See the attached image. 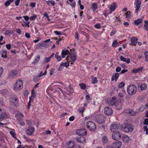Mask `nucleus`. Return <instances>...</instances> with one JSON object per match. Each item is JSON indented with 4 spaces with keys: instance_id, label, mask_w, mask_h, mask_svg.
Segmentation results:
<instances>
[{
    "instance_id": "e433bc0d",
    "label": "nucleus",
    "mask_w": 148,
    "mask_h": 148,
    "mask_svg": "<svg viewBox=\"0 0 148 148\" xmlns=\"http://www.w3.org/2000/svg\"><path fill=\"white\" fill-rule=\"evenodd\" d=\"M107 102L108 103V104L110 105H111L112 106H114L115 104V103L114 101H113L111 99L110 101H107Z\"/></svg>"
},
{
    "instance_id": "20e7f679",
    "label": "nucleus",
    "mask_w": 148,
    "mask_h": 148,
    "mask_svg": "<svg viewBox=\"0 0 148 148\" xmlns=\"http://www.w3.org/2000/svg\"><path fill=\"white\" fill-rule=\"evenodd\" d=\"M106 119V117L103 115L99 114L95 116V120L98 123L102 124L105 122Z\"/></svg>"
},
{
    "instance_id": "a19ab883",
    "label": "nucleus",
    "mask_w": 148,
    "mask_h": 148,
    "mask_svg": "<svg viewBox=\"0 0 148 148\" xmlns=\"http://www.w3.org/2000/svg\"><path fill=\"white\" fill-rule=\"evenodd\" d=\"M51 58L49 57H45L44 59V61L45 62H48L50 60Z\"/></svg>"
},
{
    "instance_id": "cd10ccee",
    "label": "nucleus",
    "mask_w": 148,
    "mask_h": 148,
    "mask_svg": "<svg viewBox=\"0 0 148 148\" xmlns=\"http://www.w3.org/2000/svg\"><path fill=\"white\" fill-rule=\"evenodd\" d=\"M91 8L94 11L97 8V5L96 3H92Z\"/></svg>"
},
{
    "instance_id": "09e8293b",
    "label": "nucleus",
    "mask_w": 148,
    "mask_h": 148,
    "mask_svg": "<svg viewBox=\"0 0 148 148\" xmlns=\"http://www.w3.org/2000/svg\"><path fill=\"white\" fill-rule=\"evenodd\" d=\"M10 134L14 138H16L15 137L16 134L13 131H10Z\"/></svg>"
},
{
    "instance_id": "6e6552de",
    "label": "nucleus",
    "mask_w": 148,
    "mask_h": 148,
    "mask_svg": "<svg viewBox=\"0 0 148 148\" xmlns=\"http://www.w3.org/2000/svg\"><path fill=\"white\" fill-rule=\"evenodd\" d=\"M75 133L79 136H83L86 135L87 132L85 129L81 128L75 131Z\"/></svg>"
},
{
    "instance_id": "79ce46f5",
    "label": "nucleus",
    "mask_w": 148,
    "mask_h": 148,
    "mask_svg": "<svg viewBox=\"0 0 148 148\" xmlns=\"http://www.w3.org/2000/svg\"><path fill=\"white\" fill-rule=\"evenodd\" d=\"M95 27L97 29H99L101 28V25L100 23H97L94 25Z\"/></svg>"
},
{
    "instance_id": "6e6d98bb",
    "label": "nucleus",
    "mask_w": 148,
    "mask_h": 148,
    "mask_svg": "<svg viewBox=\"0 0 148 148\" xmlns=\"http://www.w3.org/2000/svg\"><path fill=\"white\" fill-rule=\"evenodd\" d=\"M121 69L120 67L118 66L116 68V72H120L121 71Z\"/></svg>"
},
{
    "instance_id": "de8ad7c7",
    "label": "nucleus",
    "mask_w": 148,
    "mask_h": 148,
    "mask_svg": "<svg viewBox=\"0 0 148 148\" xmlns=\"http://www.w3.org/2000/svg\"><path fill=\"white\" fill-rule=\"evenodd\" d=\"M47 2H49L53 6H54L55 5V2L52 0H49L48 1H46Z\"/></svg>"
},
{
    "instance_id": "e2e57ef3",
    "label": "nucleus",
    "mask_w": 148,
    "mask_h": 148,
    "mask_svg": "<svg viewBox=\"0 0 148 148\" xmlns=\"http://www.w3.org/2000/svg\"><path fill=\"white\" fill-rule=\"evenodd\" d=\"M128 71L127 70V69H124L121 71V72L120 73L121 74H124L125 72H127Z\"/></svg>"
},
{
    "instance_id": "0eeeda50",
    "label": "nucleus",
    "mask_w": 148,
    "mask_h": 148,
    "mask_svg": "<svg viewBox=\"0 0 148 148\" xmlns=\"http://www.w3.org/2000/svg\"><path fill=\"white\" fill-rule=\"evenodd\" d=\"M121 133L119 131H116L112 133V138L114 140H120L121 138Z\"/></svg>"
},
{
    "instance_id": "58836bf2",
    "label": "nucleus",
    "mask_w": 148,
    "mask_h": 148,
    "mask_svg": "<svg viewBox=\"0 0 148 148\" xmlns=\"http://www.w3.org/2000/svg\"><path fill=\"white\" fill-rule=\"evenodd\" d=\"M7 91H8L7 90L4 89V90H1L0 91V93L1 94H2L3 95H4L6 94V93H7Z\"/></svg>"
},
{
    "instance_id": "49530a36",
    "label": "nucleus",
    "mask_w": 148,
    "mask_h": 148,
    "mask_svg": "<svg viewBox=\"0 0 148 148\" xmlns=\"http://www.w3.org/2000/svg\"><path fill=\"white\" fill-rule=\"evenodd\" d=\"M32 96L33 97H35L36 96L35 92L34 89H33L32 91Z\"/></svg>"
},
{
    "instance_id": "9d476101",
    "label": "nucleus",
    "mask_w": 148,
    "mask_h": 148,
    "mask_svg": "<svg viewBox=\"0 0 148 148\" xmlns=\"http://www.w3.org/2000/svg\"><path fill=\"white\" fill-rule=\"evenodd\" d=\"M121 142L120 141L113 143L112 145L113 148H120L121 145Z\"/></svg>"
},
{
    "instance_id": "f704fd0d",
    "label": "nucleus",
    "mask_w": 148,
    "mask_h": 148,
    "mask_svg": "<svg viewBox=\"0 0 148 148\" xmlns=\"http://www.w3.org/2000/svg\"><path fill=\"white\" fill-rule=\"evenodd\" d=\"M98 80L96 77H94L92 79V83L93 84H95L97 82Z\"/></svg>"
},
{
    "instance_id": "72a5a7b5",
    "label": "nucleus",
    "mask_w": 148,
    "mask_h": 148,
    "mask_svg": "<svg viewBox=\"0 0 148 148\" xmlns=\"http://www.w3.org/2000/svg\"><path fill=\"white\" fill-rule=\"evenodd\" d=\"M125 85V84L123 82H121L119 83L118 86L119 88H121L123 87Z\"/></svg>"
},
{
    "instance_id": "aec40b11",
    "label": "nucleus",
    "mask_w": 148,
    "mask_h": 148,
    "mask_svg": "<svg viewBox=\"0 0 148 148\" xmlns=\"http://www.w3.org/2000/svg\"><path fill=\"white\" fill-rule=\"evenodd\" d=\"M49 45L46 44L44 42H42L39 43L37 45V47L39 48H40L42 47H44L45 48L48 47Z\"/></svg>"
},
{
    "instance_id": "680f3d73",
    "label": "nucleus",
    "mask_w": 148,
    "mask_h": 148,
    "mask_svg": "<svg viewBox=\"0 0 148 148\" xmlns=\"http://www.w3.org/2000/svg\"><path fill=\"white\" fill-rule=\"evenodd\" d=\"M20 2V0H16L15 2L16 5V6L18 5L19 4Z\"/></svg>"
},
{
    "instance_id": "a878e982",
    "label": "nucleus",
    "mask_w": 148,
    "mask_h": 148,
    "mask_svg": "<svg viewBox=\"0 0 148 148\" xmlns=\"http://www.w3.org/2000/svg\"><path fill=\"white\" fill-rule=\"evenodd\" d=\"M143 67H140L136 69H134L133 70L132 72L136 73H140L142 71Z\"/></svg>"
},
{
    "instance_id": "9b49d317",
    "label": "nucleus",
    "mask_w": 148,
    "mask_h": 148,
    "mask_svg": "<svg viewBox=\"0 0 148 148\" xmlns=\"http://www.w3.org/2000/svg\"><path fill=\"white\" fill-rule=\"evenodd\" d=\"M104 113L108 115H110L112 114L113 112L111 108L107 107L105 108Z\"/></svg>"
},
{
    "instance_id": "423d86ee",
    "label": "nucleus",
    "mask_w": 148,
    "mask_h": 148,
    "mask_svg": "<svg viewBox=\"0 0 148 148\" xmlns=\"http://www.w3.org/2000/svg\"><path fill=\"white\" fill-rule=\"evenodd\" d=\"M23 83L22 80H17L16 83L14 85V89L15 90L23 88Z\"/></svg>"
},
{
    "instance_id": "f03ea898",
    "label": "nucleus",
    "mask_w": 148,
    "mask_h": 148,
    "mask_svg": "<svg viewBox=\"0 0 148 148\" xmlns=\"http://www.w3.org/2000/svg\"><path fill=\"white\" fill-rule=\"evenodd\" d=\"M137 90L136 86L134 85H131L127 87V91L130 95H133L135 94Z\"/></svg>"
},
{
    "instance_id": "4d7b16f0",
    "label": "nucleus",
    "mask_w": 148,
    "mask_h": 148,
    "mask_svg": "<svg viewBox=\"0 0 148 148\" xmlns=\"http://www.w3.org/2000/svg\"><path fill=\"white\" fill-rule=\"evenodd\" d=\"M3 71V69L2 67H0V77Z\"/></svg>"
},
{
    "instance_id": "dca6fc26",
    "label": "nucleus",
    "mask_w": 148,
    "mask_h": 148,
    "mask_svg": "<svg viewBox=\"0 0 148 148\" xmlns=\"http://www.w3.org/2000/svg\"><path fill=\"white\" fill-rule=\"evenodd\" d=\"M77 141L80 143H84L85 142L86 139L83 136H79L76 138Z\"/></svg>"
},
{
    "instance_id": "f257e3e1",
    "label": "nucleus",
    "mask_w": 148,
    "mask_h": 148,
    "mask_svg": "<svg viewBox=\"0 0 148 148\" xmlns=\"http://www.w3.org/2000/svg\"><path fill=\"white\" fill-rule=\"evenodd\" d=\"M121 127L122 130L126 132H132L134 129L133 125L131 124L125 123L122 125Z\"/></svg>"
},
{
    "instance_id": "864d4df0",
    "label": "nucleus",
    "mask_w": 148,
    "mask_h": 148,
    "mask_svg": "<svg viewBox=\"0 0 148 148\" xmlns=\"http://www.w3.org/2000/svg\"><path fill=\"white\" fill-rule=\"evenodd\" d=\"M10 2L8 1L5 2L4 5L6 7H8L10 5Z\"/></svg>"
},
{
    "instance_id": "7ed1b4c3",
    "label": "nucleus",
    "mask_w": 148,
    "mask_h": 148,
    "mask_svg": "<svg viewBox=\"0 0 148 148\" xmlns=\"http://www.w3.org/2000/svg\"><path fill=\"white\" fill-rule=\"evenodd\" d=\"M70 56H67L66 57V59L67 60L68 62L70 61L74 62L76 60L77 56L76 54L74 51V49H73V51L69 53Z\"/></svg>"
},
{
    "instance_id": "4468645a",
    "label": "nucleus",
    "mask_w": 148,
    "mask_h": 148,
    "mask_svg": "<svg viewBox=\"0 0 148 148\" xmlns=\"http://www.w3.org/2000/svg\"><path fill=\"white\" fill-rule=\"evenodd\" d=\"M5 111L2 109H0V121L3 120L6 116Z\"/></svg>"
},
{
    "instance_id": "4c0bfd02",
    "label": "nucleus",
    "mask_w": 148,
    "mask_h": 148,
    "mask_svg": "<svg viewBox=\"0 0 148 148\" xmlns=\"http://www.w3.org/2000/svg\"><path fill=\"white\" fill-rule=\"evenodd\" d=\"M79 85L82 89H85L86 88V86L84 84H80Z\"/></svg>"
},
{
    "instance_id": "1a4fd4ad",
    "label": "nucleus",
    "mask_w": 148,
    "mask_h": 148,
    "mask_svg": "<svg viewBox=\"0 0 148 148\" xmlns=\"http://www.w3.org/2000/svg\"><path fill=\"white\" fill-rule=\"evenodd\" d=\"M17 72L16 70H12L9 73L8 77L9 78H13L17 75Z\"/></svg>"
},
{
    "instance_id": "7c9ffc66",
    "label": "nucleus",
    "mask_w": 148,
    "mask_h": 148,
    "mask_svg": "<svg viewBox=\"0 0 148 148\" xmlns=\"http://www.w3.org/2000/svg\"><path fill=\"white\" fill-rule=\"evenodd\" d=\"M130 13V11H127L125 13V15H126V18H127L129 19L131 18V16Z\"/></svg>"
},
{
    "instance_id": "5fc2aeb1",
    "label": "nucleus",
    "mask_w": 148,
    "mask_h": 148,
    "mask_svg": "<svg viewBox=\"0 0 148 148\" xmlns=\"http://www.w3.org/2000/svg\"><path fill=\"white\" fill-rule=\"evenodd\" d=\"M120 59L121 61H122L123 62H125L126 60V58L122 56H121L120 57Z\"/></svg>"
},
{
    "instance_id": "412c9836",
    "label": "nucleus",
    "mask_w": 148,
    "mask_h": 148,
    "mask_svg": "<svg viewBox=\"0 0 148 148\" xmlns=\"http://www.w3.org/2000/svg\"><path fill=\"white\" fill-rule=\"evenodd\" d=\"M119 74L118 73H116L114 74L113 75L111 78V80L112 81L115 80V81H116L119 77Z\"/></svg>"
},
{
    "instance_id": "4be33fe9",
    "label": "nucleus",
    "mask_w": 148,
    "mask_h": 148,
    "mask_svg": "<svg viewBox=\"0 0 148 148\" xmlns=\"http://www.w3.org/2000/svg\"><path fill=\"white\" fill-rule=\"evenodd\" d=\"M147 88V85L145 83L142 84L138 86L139 89L141 90H145Z\"/></svg>"
},
{
    "instance_id": "393cba45",
    "label": "nucleus",
    "mask_w": 148,
    "mask_h": 148,
    "mask_svg": "<svg viewBox=\"0 0 148 148\" xmlns=\"http://www.w3.org/2000/svg\"><path fill=\"white\" fill-rule=\"evenodd\" d=\"M143 19L142 18H139L138 19L135 20L134 21V23L135 25H139L142 22Z\"/></svg>"
},
{
    "instance_id": "603ef678",
    "label": "nucleus",
    "mask_w": 148,
    "mask_h": 148,
    "mask_svg": "<svg viewBox=\"0 0 148 148\" xmlns=\"http://www.w3.org/2000/svg\"><path fill=\"white\" fill-rule=\"evenodd\" d=\"M36 15H34L30 17V19L31 20H34L36 18Z\"/></svg>"
},
{
    "instance_id": "338daca9",
    "label": "nucleus",
    "mask_w": 148,
    "mask_h": 148,
    "mask_svg": "<svg viewBox=\"0 0 148 148\" xmlns=\"http://www.w3.org/2000/svg\"><path fill=\"white\" fill-rule=\"evenodd\" d=\"M6 48L8 50L10 49L11 47V45L10 44H8L6 45Z\"/></svg>"
},
{
    "instance_id": "2eb2a0df",
    "label": "nucleus",
    "mask_w": 148,
    "mask_h": 148,
    "mask_svg": "<svg viewBox=\"0 0 148 148\" xmlns=\"http://www.w3.org/2000/svg\"><path fill=\"white\" fill-rule=\"evenodd\" d=\"M12 101L13 105L15 106H18V99L17 97H15L12 98Z\"/></svg>"
},
{
    "instance_id": "a18cd8bd",
    "label": "nucleus",
    "mask_w": 148,
    "mask_h": 148,
    "mask_svg": "<svg viewBox=\"0 0 148 148\" xmlns=\"http://www.w3.org/2000/svg\"><path fill=\"white\" fill-rule=\"evenodd\" d=\"M85 99L88 102H89L90 100V98L89 95H86L85 97Z\"/></svg>"
},
{
    "instance_id": "f8f14e48",
    "label": "nucleus",
    "mask_w": 148,
    "mask_h": 148,
    "mask_svg": "<svg viewBox=\"0 0 148 148\" xmlns=\"http://www.w3.org/2000/svg\"><path fill=\"white\" fill-rule=\"evenodd\" d=\"M27 134L29 136L32 135L33 134V132L34 131V128L33 127L29 126L27 129Z\"/></svg>"
},
{
    "instance_id": "f3484780",
    "label": "nucleus",
    "mask_w": 148,
    "mask_h": 148,
    "mask_svg": "<svg viewBox=\"0 0 148 148\" xmlns=\"http://www.w3.org/2000/svg\"><path fill=\"white\" fill-rule=\"evenodd\" d=\"M116 4L115 3H113L111 5L110 8V10L111 12L108 13V14H110L112 13V12L114 11L115 10L116 8Z\"/></svg>"
},
{
    "instance_id": "b1692460",
    "label": "nucleus",
    "mask_w": 148,
    "mask_h": 148,
    "mask_svg": "<svg viewBox=\"0 0 148 148\" xmlns=\"http://www.w3.org/2000/svg\"><path fill=\"white\" fill-rule=\"evenodd\" d=\"M69 53V54L70 53L68 50H66L65 51L63 50L62 52V58H64Z\"/></svg>"
},
{
    "instance_id": "13d9d810",
    "label": "nucleus",
    "mask_w": 148,
    "mask_h": 148,
    "mask_svg": "<svg viewBox=\"0 0 148 148\" xmlns=\"http://www.w3.org/2000/svg\"><path fill=\"white\" fill-rule=\"evenodd\" d=\"M25 26H27L28 27H29V24L30 22L29 21H27L26 22H25Z\"/></svg>"
},
{
    "instance_id": "c03bdc74",
    "label": "nucleus",
    "mask_w": 148,
    "mask_h": 148,
    "mask_svg": "<svg viewBox=\"0 0 148 148\" xmlns=\"http://www.w3.org/2000/svg\"><path fill=\"white\" fill-rule=\"evenodd\" d=\"M85 108L84 107H82L80 108L79 110V111L80 113L83 112Z\"/></svg>"
},
{
    "instance_id": "ea45409f",
    "label": "nucleus",
    "mask_w": 148,
    "mask_h": 148,
    "mask_svg": "<svg viewBox=\"0 0 148 148\" xmlns=\"http://www.w3.org/2000/svg\"><path fill=\"white\" fill-rule=\"evenodd\" d=\"M12 34L11 32L9 30H6L5 32V34L7 36H10Z\"/></svg>"
},
{
    "instance_id": "c9c22d12",
    "label": "nucleus",
    "mask_w": 148,
    "mask_h": 148,
    "mask_svg": "<svg viewBox=\"0 0 148 148\" xmlns=\"http://www.w3.org/2000/svg\"><path fill=\"white\" fill-rule=\"evenodd\" d=\"M61 66H65L66 67H68L69 66V63L67 62H63L61 64Z\"/></svg>"
},
{
    "instance_id": "2f4dec72",
    "label": "nucleus",
    "mask_w": 148,
    "mask_h": 148,
    "mask_svg": "<svg viewBox=\"0 0 148 148\" xmlns=\"http://www.w3.org/2000/svg\"><path fill=\"white\" fill-rule=\"evenodd\" d=\"M40 56L39 55L37 57V58L35 59L34 61V62H33L32 63L33 64H35L36 63H37V62H38V61L40 60Z\"/></svg>"
},
{
    "instance_id": "bb28decb",
    "label": "nucleus",
    "mask_w": 148,
    "mask_h": 148,
    "mask_svg": "<svg viewBox=\"0 0 148 148\" xmlns=\"http://www.w3.org/2000/svg\"><path fill=\"white\" fill-rule=\"evenodd\" d=\"M108 140L107 138V137L106 136H104L102 138V141L103 144H105L108 142Z\"/></svg>"
},
{
    "instance_id": "6ab92c4d",
    "label": "nucleus",
    "mask_w": 148,
    "mask_h": 148,
    "mask_svg": "<svg viewBox=\"0 0 148 148\" xmlns=\"http://www.w3.org/2000/svg\"><path fill=\"white\" fill-rule=\"evenodd\" d=\"M138 38L136 37H133L131 39V43L132 45H135L137 42Z\"/></svg>"
},
{
    "instance_id": "69168bd1",
    "label": "nucleus",
    "mask_w": 148,
    "mask_h": 148,
    "mask_svg": "<svg viewBox=\"0 0 148 148\" xmlns=\"http://www.w3.org/2000/svg\"><path fill=\"white\" fill-rule=\"evenodd\" d=\"M75 37L77 39V40H79V38H78V33L77 32H76L75 34Z\"/></svg>"
},
{
    "instance_id": "8fccbe9b",
    "label": "nucleus",
    "mask_w": 148,
    "mask_h": 148,
    "mask_svg": "<svg viewBox=\"0 0 148 148\" xmlns=\"http://www.w3.org/2000/svg\"><path fill=\"white\" fill-rule=\"evenodd\" d=\"M7 51H4V53H5V56H4V55H3V53H2L1 55V57L3 58H6L7 57Z\"/></svg>"
},
{
    "instance_id": "c85d7f7f",
    "label": "nucleus",
    "mask_w": 148,
    "mask_h": 148,
    "mask_svg": "<svg viewBox=\"0 0 148 148\" xmlns=\"http://www.w3.org/2000/svg\"><path fill=\"white\" fill-rule=\"evenodd\" d=\"M42 76V75H41V74H40L38 76L35 77L33 78V81L36 83L39 80V78Z\"/></svg>"
},
{
    "instance_id": "5701e85b",
    "label": "nucleus",
    "mask_w": 148,
    "mask_h": 148,
    "mask_svg": "<svg viewBox=\"0 0 148 148\" xmlns=\"http://www.w3.org/2000/svg\"><path fill=\"white\" fill-rule=\"evenodd\" d=\"M74 146V144L72 141L70 140L68 143L66 145V147L69 148H72Z\"/></svg>"
},
{
    "instance_id": "052dcab7",
    "label": "nucleus",
    "mask_w": 148,
    "mask_h": 148,
    "mask_svg": "<svg viewBox=\"0 0 148 148\" xmlns=\"http://www.w3.org/2000/svg\"><path fill=\"white\" fill-rule=\"evenodd\" d=\"M71 5L74 8L76 5V3L75 1L71 3Z\"/></svg>"
},
{
    "instance_id": "a211bd4d",
    "label": "nucleus",
    "mask_w": 148,
    "mask_h": 148,
    "mask_svg": "<svg viewBox=\"0 0 148 148\" xmlns=\"http://www.w3.org/2000/svg\"><path fill=\"white\" fill-rule=\"evenodd\" d=\"M122 139L123 142L125 143L129 142L130 140V138L127 135L123 136Z\"/></svg>"
},
{
    "instance_id": "0e129e2a",
    "label": "nucleus",
    "mask_w": 148,
    "mask_h": 148,
    "mask_svg": "<svg viewBox=\"0 0 148 148\" xmlns=\"http://www.w3.org/2000/svg\"><path fill=\"white\" fill-rule=\"evenodd\" d=\"M54 33L57 35H60L61 34V32L57 31H56L54 32Z\"/></svg>"
},
{
    "instance_id": "3c124183",
    "label": "nucleus",
    "mask_w": 148,
    "mask_h": 148,
    "mask_svg": "<svg viewBox=\"0 0 148 148\" xmlns=\"http://www.w3.org/2000/svg\"><path fill=\"white\" fill-rule=\"evenodd\" d=\"M143 124L145 125H148V119H145L143 122Z\"/></svg>"
},
{
    "instance_id": "473e14b6",
    "label": "nucleus",
    "mask_w": 148,
    "mask_h": 148,
    "mask_svg": "<svg viewBox=\"0 0 148 148\" xmlns=\"http://www.w3.org/2000/svg\"><path fill=\"white\" fill-rule=\"evenodd\" d=\"M118 45H119V44L117 42V40H116L115 41H114L113 42L112 44V46L114 47H115L118 46Z\"/></svg>"
},
{
    "instance_id": "39448f33",
    "label": "nucleus",
    "mask_w": 148,
    "mask_h": 148,
    "mask_svg": "<svg viewBox=\"0 0 148 148\" xmlns=\"http://www.w3.org/2000/svg\"><path fill=\"white\" fill-rule=\"evenodd\" d=\"M86 125L88 128L91 131H94L96 128L95 124L91 121H88L86 123Z\"/></svg>"
},
{
    "instance_id": "ddd939ff",
    "label": "nucleus",
    "mask_w": 148,
    "mask_h": 148,
    "mask_svg": "<svg viewBox=\"0 0 148 148\" xmlns=\"http://www.w3.org/2000/svg\"><path fill=\"white\" fill-rule=\"evenodd\" d=\"M118 128L119 125L118 124H112L110 127V130L113 132H116L118 130Z\"/></svg>"
},
{
    "instance_id": "bf43d9fd",
    "label": "nucleus",
    "mask_w": 148,
    "mask_h": 148,
    "mask_svg": "<svg viewBox=\"0 0 148 148\" xmlns=\"http://www.w3.org/2000/svg\"><path fill=\"white\" fill-rule=\"evenodd\" d=\"M55 58L57 59L58 61H60L62 60V58L60 56H58L56 57Z\"/></svg>"
},
{
    "instance_id": "774afa93",
    "label": "nucleus",
    "mask_w": 148,
    "mask_h": 148,
    "mask_svg": "<svg viewBox=\"0 0 148 148\" xmlns=\"http://www.w3.org/2000/svg\"><path fill=\"white\" fill-rule=\"evenodd\" d=\"M27 124L28 125L30 126H31L32 125V122L31 120H28L27 121Z\"/></svg>"
},
{
    "instance_id": "c756f323",
    "label": "nucleus",
    "mask_w": 148,
    "mask_h": 148,
    "mask_svg": "<svg viewBox=\"0 0 148 148\" xmlns=\"http://www.w3.org/2000/svg\"><path fill=\"white\" fill-rule=\"evenodd\" d=\"M144 55L145 56V58L146 61H148V51H145Z\"/></svg>"
},
{
    "instance_id": "37998d69",
    "label": "nucleus",
    "mask_w": 148,
    "mask_h": 148,
    "mask_svg": "<svg viewBox=\"0 0 148 148\" xmlns=\"http://www.w3.org/2000/svg\"><path fill=\"white\" fill-rule=\"evenodd\" d=\"M129 113L132 116H134L136 114V113L134 112L132 110H131L129 112Z\"/></svg>"
}]
</instances>
